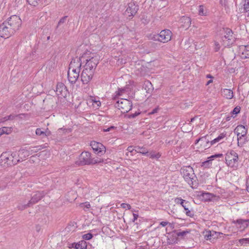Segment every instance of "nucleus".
Wrapping results in <instances>:
<instances>
[{"mask_svg":"<svg viewBox=\"0 0 249 249\" xmlns=\"http://www.w3.org/2000/svg\"><path fill=\"white\" fill-rule=\"evenodd\" d=\"M82 60H83V62H86L84 68L94 72L99 62L98 56L89 52H87L82 55Z\"/></svg>","mask_w":249,"mask_h":249,"instance_id":"nucleus-1","label":"nucleus"},{"mask_svg":"<svg viewBox=\"0 0 249 249\" xmlns=\"http://www.w3.org/2000/svg\"><path fill=\"white\" fill-rule=\"evenodd\" d=\"M225 159L226 164L229 167L233 170H236L238 168L239 158L236 151L233 150L229 151L226 155Z\"/></svg>","mask_w":249,"mask_h":249,"instance_id":"nucleus-2","label":"nucleus"},{"mask_svg":"<svg viewBox=\"0 0 249 249\" xmlns=\"http://www.w3.org/2000/svg\"><path fill=\"white\" fill-rule=\"evenodd\" d=\"M220 42L225 47L229 46L233 43L234 38L233 36V33L230 29L223 28L220 31Z\"/></svg>","mask_w":249,"mask_h":249,"instance_id":"nucleus-3","label":"nucleus"},{"mask_svg":"<svg viewBox=\"0 0 249 249\" xmlns=\"http://www.w3.org/2000/svg\"><path fill=\"white\" fill-rule=\"evenodd\" d=\"M115 107H118L122 113H125L131 109L132 103L125 98H121L115 104Z\"/></svg>","mask_w":249,"mask_h":249,"instance_id":"nucleus-4","label":"nucleus"},{"mask_svg":"<svg viewBox=\"0 0 249 249\" xmlns=\"http://www.w3.org/2000/svg\"><path fill=\"white\" fill-rule=\"evenodd\" d=\"M172 33L169 30H163L158 35H154L151 39L161 42L166 43L171 39Z\"/></svg>","mask_w":249,"mask_h":249,"instance_id":"nucleus-5","label":"nucleus"},{"mask_svg":"<svg viewBox=\"0 0 249 249\" xmlns=\"http://www.w3.org/2000/svg\"><path fill=\"white\" fill-rule=\"evenodd\" d=\"M5 21L15 33L19 30L21 25V19L16 15L11 16Z\"/></svg>","mask_w":249,"mask_h":249,"instance_id":"nucleus-6","label":"nucleus"},{"mask_svg":"<svg viewBox=\"0 0 249 249\" xmlns=\"http://www.w3.org/2000/svg\"><path fill=\"white\" fill-rule=\"evenodd\" d=\"M44 195V193L43 192H36L27 204H19L18 206V209L21 210L26 209L30 207L31 204H35L40 200Z\"/></svg>","mask_w":249,"mask_h":249,"instance_id":"nucleus-7","label":"nucleus"},{"mask_svg":"<svg viewBox=\"0 0 249 249\" xmlns=\"http://www.w3.org/2000/svg\"><path fill=\"white\" fill-rule=\"evenodd\" d=\"M181 173L183 175L184 179L189 184L193 183V180L195 178L194 170L191 166H186L181 169Z\"/></svg>","mask_w":249,"mask_h":249,"instance_id":"nucleus-8","label":"nucleus"},{"mask_svg":"<svg viewBox=\"0 0 249 249\" xmlns=\"http://www.w3.org/2000/svg\"><path fill=\"white\" fill-rule=\"evenodd\" d=\"M15 33L13 30L7 25L5 21L0 25V36L3 38H8Z\"/></svg>","mask_w":249,"mask_h":249,"instance_id":"nucleus-9","label":"nucleus"},{"mask_svg":"<svg viewBox=\"0 0 249 249\" xmlns=\"http://www.w3.org/2000/svg\"><path fill=\"white\" fill-rule=\"evenodd\" d=\"M16 156V153L10 154L9 152L3 153L0 156V159L8 164H15L19 161V160L17 158H14V157Z\"/></svg>","mask_w":249,"mask_h":249,"instance_id":"nucleus-10","label":"nucleus"},{"mask_svg":"<svg viewBox=\"0 0 249 249\" xmlns=\"http://www.w3.org/2000/svg\"><path fill=\"white\" fill-rule=\"evenodd\" d=\"M94 72L84 68L81 74V80L83 84H87L92 78Z\"/></svg>","mask_w":249,"mask_h":249,"instance_id":"nucleus-11","label":"nucleus"},{"mask_svg":"<svg viewBox=\"0 0 249 249\" xmlns=\"http://www.w3.org/2000/svg\"><path fill=\"white\" fill-rule=\"evenodd\" d=\"M80 70L72 69L69 68L68 71V78L69 81L72 84L75 83L79 77Z\"/></svg>","mask_w":249,"mask_h":249,"instance_id":"nucleus-12","label":"nucleus"},{"mask_svg":"<svg viewBox=\"0 0 249 249\" xmlns=\"http://www.w3.org/2000/svg\"><path fill=\"white\" fill-rule=\"evenodd\" d=\"M234 132L237 136V140L239 141L242 138L246 136L248 128L243 125H238L234 129Z\"/></svg>","mask_w":249,"mask_h":249,"instance_id":"nucleus-13","label":"nucleus"},{"mask_svg":"<svg viewBox=\"0 0 249 249\" xmlns=\"http://www.w3.org/2000/svg\"><path fill=\"white\" fill-rule=\"evenodd\" d=\"M91 159V154L89 152L87 151L83 152L79 157L78 164L81 165L90 164Z\"/></svg>","mask_w":249,"mask_h":249,"instance_id":"nucleus-14","label":"nucleus"},{"mask_svg":"<svg viewBox=\"0 0 249 249\" xmlns=\"http://www.w3.org/2000/svg\"><path fill=\"white\" fill-rule=\"evenodd\" d=\"M90 146L94 152L98 154L102 155L105 152V147L101 143L93 141L91 142Z\"/></svg>","mask_w":249,"mask_h":249,"instance_id":"nucleus-15","label":"nucleus"},{"mask_svg":"<svg viewBox=\"0 0 249 249\" xmlns=\"http://www.w3.org/2000/svg\"><path fill=\"white\" fill-rule=\"evenodd\" d=\"M175 202L176 204H180L183 207L187 215L191 216L193 215L189 209L190 203L188 201L183 200L180 197H177L175 199Z\"/></svg>","mask_w":249,"mask_h":249,"instance_id":"nucleus-16","label":"nucleus"},{"mask_svg":"<svg viewBox=\"0 0 249 249\" xmlns=\"http://www.w3.org/2000/svg\"><path fill=\"white\" fill-rule=\"evenodd\" d=\"M138 10V6L134 2H130L125 11V15L129 17H133L137 12Z\"/></svg>","mask_w":249,"mask_h":249,"instance_id":"nucleus-17","label":"nucleus"},{"mask_svg":"<svg viewBox=\"0 0 249 249\" xmlns=\"http://www.w3.org/2000/svg\"><path fill=\"white\" fill-rule=\"evenodd\" d=\"M43 147L42 146H37L35 147H30L29 150L22 149L18 152V155H22L24 154V156H28L29 154H32L36 153L38 151L42 149Z\"/></svg>","mask_w":249,"mask_h":249,"instance_id":"nucleus-18","label":"nucleus"},{"mask_svg":"<svg viewBox=\"0 0 249 249\" xmlns=\"http://www.w3.org/2000/svg\"><path fill=\"white\" fill-rule=\"evenodd\" d=\"M56 93L57 95L65 97L67 94L66 87L62 83H58L56 85Z\"/></svg>","mask_w":249,"mask_h":249,"instance_id":"nucleus-19","label":"nucleus"},{"mask_svg":"<svg viewBox=\"0 0 249 249\" xmlns=\"http://www.w3.org/2000/svg\"><path fill=\"white\" fill-rule=\"evenodd\" d=\"M83 61V60H82V56L78 57H75L72 59L69 68H71L72 69H76L77 70L80 71V68L81 67V63Z\"/></svg>","mask_w":249,"mask_h":249,"instance_id":"nucleus-20","label":"nucleus"},{"mask_svg":"<svg viewBox=\"0 0 249 249\" xmlns=\"http://www.w3.org/2000/svg\"><path fill=\"white\" fill-rule=\"evenodd\" d=\"M239 53L241 58H249V45H241L239 47Z\"/></svg>","mask_w":249,"mask_h":249,"instance_id":"nucleus-21","label":"nucleus"},{"mask_svg":"<svg viewBox=\"0 0 249 249\" xmlns=\"http://www.w3.org/2000/svg\"><path fill=\"white\" fill-rule=\"evenodd\" d=\"M200 142V145L202 148L206 149L209 148L211 145V141L210 142L209 140L206 137H203L198 140H196L195 144H196L198 142Z\"/></svg>","mask_w":249,"mask_h":249,"instance_id":"nucleus-22","label":"nucleus"},{"mask_svg":"<svg viewBox=\"0 0 249 249\" xmlns=\"http://www.w3.org/2000/svg\"><path fill=\"white\" fill-rule=\"evenodd\" d=\"M201 196L202 200L205 201H215L219 198V196L210 193H203Z\"/></svg>","mask_w":249,"mask_h":249,"instance_id":"nucleus-23","label":"nucleus"},{"mask_svg":"<svg viewBox=\"0 0 249 249\" xmlns=\"http://www.w3.org/2000/svg\"><path fill=\"white\" fill-rule=\"evenodd\" d=\"M233 223L236 224L237 227L239 229L240 231H243L249 225V219H237L236 221H233Z\"/></svg>","mask_w":249,"mask_h":249,"instance_id":"nucleus-24","label":"nucleus"},{"mask_svg":"<svg viewBox=\"0 0 249 249\" xmlns=\"http://www.w3.org/2000/svg\"><path fill=\"white\" fill-rule=\"evenodd\" d=\"M180 23L181 24L180 26L182 28L187 29L190 27L191 20L190 18L184 16L180 19Z\"/></svg>","mask_w":249,"mask_h":249,"instance_id":"nucleus-25","label":"nucleus"},{"mask_svg":"<svg viewBox=\"0 0 249 249\" xmlns=\"http://www.w3.org/2000/svg\"><path fill=\"white\" fill-rule=\"evenodd\" d=\"M219 234V232H216L214 231H206L204 236L206 240H211L217 238Z\"/></svg>","mask_w":249,"mask_h":249,"instance_id":"nucleus-26","label":"nucleus"},{"mask_svg":"<svg viewBox=\"0 0 249 249\" xmlns=\"http://www.w3.org/2000/svg\"><path fill=\"white\" fill-rule=\"evenodd\" d=\"M223 156V155L222 154H215L214 155H213L209 158L210 159L209 160H206L205 161H204L202 163V166L205 167H208L210 166V162L214 158H220Z\"/></svg>","mask_w":249,"mask_h":249,"instance_id":"nucleus-27","label":"nucleus"},{"mask_svg":"<svg viewBox=\"0 0 249 249\" xmlns=\"http://www.w3.org/2000/svg\"><path fill=\"white\" fill-rule=\"evenodd\" d=\"M73 249H86L87 243L84 241H81L77 243H74L72 244Z\"/></svg>","mask_w":249,"mask_h":249,"instance_id":"nucleus-28","label":"nucleus"},{"mask_svg":"<svg viewBox=\"0 0 249 249\" xmlns=\"http://www.w3.org/2000/svg\"><path fill=\"white\" fill-rule=\"evenodd\" d=\"M36 133L37 135L41 136L42 138H44L50 135L51 132L50 131H43L41 128H37Z\"/></svg>","mask_w":249,"mask_h":249,"instance_id":"nucleus-29","label":"nucleus"},{"mask_svg":"<svg viewBox=\"0 0 249 249\" xmlns=\"http://www.w3.org/2000/svg\"><path fill=\"white\" fill-rule=\"evenodd\" d=\"M222 94L227 99H232L233 97V91L230 89H224L222 91Z\"/></svg>","mask_w":249,"mask_h":249,"instance_id":"nucleus-30","label":"nucleus"},{"mask_svg":"<svg viewBox=\"0 0 249 249\" xmlns=\"http://www.w3.org/2000/svg\"><path fill=\"white\" fill-rule=\"evenodd\" d=\"M128 88H120L118 90L115 92V98H118L119 96H123L124 94L128 91Z\"/></svg>","mask_w":249,"mask_h":249,"instance_id":"nucleus-31","label":"nucleus"},{"mask_svg":"<svg viewBox=\"0 0 249 249\" xmlns=\"http://www.w3.org/2000/svg\"><path fill=\"white\" fill-rule=\"evenodd\" d=\"M13 128L11 127H2L0 128V136L3 134H9L12 131Z\"/></svg>","mask_w":249,"mask_h":249,"instance_id":"nucleus-32","label":"nucleus"},{"mask_svg":"<svg viewBox=\"0 0 249 249\" xmlns=\"http://www.w3.org/2000/svg\"><path fill=\"white\" fill-rule=\"evenodd\" d=\"M225 137L226 134L224 133L220 134L217 138L211 141V145H214L216 143L220 142Z\"/></svg>","mask_w":249,"mask_h":249,"instance_id":"nucleus-33","label":"nucleus"},{"mask_svg":"<svg viewBox=\"0 0 249 249\" xmlns=\"http://www.w3.org/2000/svg\"><path fill=\"white\" fill-rule=\"evenodd\" d=\"M135 152L146 156L148 153V151L145 147L140 146H137L136 147Z\"/></svg>","mask_w":249,"mask_h":249,"instance_id":"nucleus-34","label":"nucleus"},{"mask_svg":"<svg viewBox=\"0 0 249 249\" xmlns=\"http://www.w3.org/2000/svg\"><path fill=\"white\" fill-rule=\"evenodd\" d=\"M143 88H144L145 90H146V92L148 93H150L153 89L152 84L148 81H146L144 83Z\"/></svg>","mask_w":249,"mask_h":249,"instance_id":"nucleus-35","label":"nucleus"},{"mask_svg":"<svg viewBox=\"0 0 249 249\" xmlns=\"http://www.w3.org/2000/svg\"><path fill=\"white\" fill-rule=\"evenodd\" d=\"M198 14L200 16H207L208 11L203 5H200L198 9Z\"/></svg>","mask_w":249,"mask_h":249,"instance_id":"nucleus-36","label":"nucleus"},{"mask_svg":"<svg viewBox=\"0 0 249 249\" xmlns=\"http://www.w3.org/2000/svg\"><path fill=\"white\" fill-rule=\"evenodd\" d=\"M17 117L16 115L14 114H11L9 116H5L2 118H1L0 120V123L4 122L8 120H13Z\"/></svg>","mask_w":249,"mask_h":249,"instance_id":"nucleus-37","label":"nucleus"},{"mask_svg":"<svg viewBox=\"0 0 249 249\" xmlns=\"http://www.w3.org/2000/svg\"><path fill=\"white\" fill-rule=\"evenodd\" d=\"M147 156L149 157L151 159H158L160 157V154L159 153H155L154 152H148V153L147 154Z\"/></svg>","mask_w":249,"mask_h":249,"instance_id":"nucleus-38","label":"nucleus"},{"mask_svg":"<svg viewBox=\"0 0 249 249\" xmlns=\"http://www.w3.org/2000/svg\"><path fill=\"white\" fill-rule=\"evenodd\" d=\"M80 207L82 208L85 211L89 210L90 207V205L89 202H86L84 203H81L79 205Z\"/></svg>","mask_w":249,"mask_h":249,"instance_id":"nucleus-39","label":"nucleus"},{"mask_svg":"<svg viewBox=\"0 0 249 249\" xmlns=\"http://www.w3.org/2000/svg\"><path fill=\"white\" fill-rule=\"evenodd\" d=\"M27 1L30 5L36 6L41 2V0H27Z\"/></svg>","mask_w":249,"mask_h":249,"instance_id":"nucleus-40","label":"nucleus"},{"mask_svg":"<svg viewBox=\"0 0 249 249\" xmlns=\"http://www.w3.org/2000/svg\"><path fill=\"white\" fill-rule=\"evenodd\" d=\"M103 162V160H102L101 159H100L98 158H92V159L91 158L90 162V164H94L96 163H101Z\"/></svg>","mask_w":249,"mask_h":249,"instance_id":"nucleus-41","label":"nucleus"},{"mask_svg":"<svg viewBox=\"0 0 249 249\" xmlns=\"http://www.w3.org/2000/svg\"><path fill=\"white\" fill-rule=\"evenodd\" d=\"M239 243L242 245L249 244V238H245L239 240Z\"/></svg>","mask_w":249,"mask_h":249,"instance_id":"nucleus-42","label":"nucleus"},{"mask_svg":"<svg viewBox=\"0 0 249 249\" xmlns=\"http://www.w3.org/2000/svg\"><path fill=\"white\" fill-rule=\"evenodd\" d=\"M90 100L93 104H95L96 105L97 107H99L101 106V102L99 101L96 100L94 97H91Z\"/></svg>","mask_w":249,"mask_h":249,"instance_id":"nucleus-43","label":"nucleus"},{"mask_svg":"<svg viewBox=\"0 0 249 249\" xmlns=\"http://www.w3.org/2000/svg\"><path fill=\"white\" fill-rule=\"evenodd\" d=\"M67 18V16H65V17H62L59 21L57 27H58L59 26L61 25L62 24L64 23L66 21Z\"/></svg>","mask_w":249,"mask_h":249,"instance_id":"nucleus-44","label":"nucleus"},{"mask_svg":"<svg viewBox=\"0 0 249 249\" xmlns=\"http://www.w3.org/2000/svg\"><path fill=\"white\" fill-rule=\"evenodd\" d=\"M189 232L187 231H179V232H178L177 233V235H178V237H180V236H184L186 235L187 233H188Z\"/></svg>","mask_w":249,"mask_h":249,"instance_id":"nucleus-45","label":"nucleus"},{"mask_svg":"<svg viewBox=\"0 0 249 249\" xmlns=\"http://www.w3.org/2000/svg\"><path fill=\"white\" fill-rule=\"evenodd\" d=\"M92 237V235L90 233H88L83 235V239L85 240H89L91 239Z\"/></svg>","mask_w":249,"mask_h":249,"instance_id":"nucleus-46","label":"nucleus"},{"mask_svg":"<svg viewBox=\"0 0 249 249\" xmlns=\"http://www.w3.org/2000/svg\"><path fill=\"white\" fill-rule=\"evenodd\" d=\"M240 108L238 107H235L233 109V110L232 111V112H231V114H235V115L238 114L240 112Z\"/></svg>","mask_w":249,"mask_h":249,"instance_id":"nucleus-47","label":"nucleus"},{"mask_svg":"<svg viewBox=\"0 0 249 249\" xmlns=\"http://www.w3.org/2000/svg\"><path fill=\"white\" fill-rule=\"evenodd\" d=\"M140 114V112H136L135 113H133V114L128 115V118H130V119L134 118L136 117V116H137Z\"/></svg>","mask_w":249,"mask_h":249,"instance_id":"nucleus-48","label":"nucleus"},{"mask_svg":"<svg viewBox=\"0 0 249 249\" xmlns=\"http://www.w3.org/2000/svg\"><path fill=\"white\" fill-rule=\"evenodd\" d=\"M121 206L123 208H127L128 210H130L131 209V206L129 205V204H126V203H122L121 204Z\"/></svg>","mask_w":249,"mask_h":249,"instance_id":"nucleus-49","label":"nucleus"},{"mask_svg":"<svg viewBox=\"0 0 249 249\" xmlns=\"http://www.w3.org/2000/svg\"><path fill=\"white\" fill-rule=\"evenodd\" d=\"M214 45H215V48H214L215 51L216 52H217L219 50V49L220 48V45L219 44V43L217 41H215Z\"/></svg>","mask_w":249,"mask_h":249,"instance_id":"nucleus-50","label":"nucleus"},{"mask_svg":"<svg viewBox=\"0 0 249 249\" xmlns=\"http://www.w3.org/2000/svg\"><path fill=\"white\" fill-rule=\"evenodd\" d=\"M135 149H134L132 146H130L127 148V150L130 153L133 152L134 151H135Z\"/></svg>","mask_w":249,"mask_h":249,"instance_id":"nucleus-51","label":"nucleus"},{"mask_svg":"<svg viewBox=\"0 0 249 249\" xmlns=\"http://www.w3.org/2000/svg\"><path fill=\"white\" fill-rule=\"evenodd\" d=\"M114 128V126H110L107 129L106 128H104L103 129V131L104 132H108V131H109L110 130H112V129H113Z\"/></svg>","mask_w":249,"mask_h":249,"instance_id":"nucleus-52","label":"nucleus"},{"mask_svg":"<svg viewBox=\"0 0 249 249\" xmlns=\"http://www.w3.org/2000/svg\"><path fill=\"white\" fill-rule=\"evenodd\" d=\"M158 109H159V108L157 107V108L154 109L150 113H149V114H153L155 113H157L158 112Z\"/></svg>","mask_w":249,"mask_h":249,"instance_id":"nucleus-53","label":"nucleus"},{"mask_svg":"<svg viewBox=\"0 0 249 249\" xmlns=\"http://www.w3.org/2000/svg\"><path fill=\"white\" fill-rule=\"evenodd\" d=\"M247 190L249 192V179H248L246 181Z\"/></svg>","mask_w":249,"mask_h":249,"instance_id":"nucleus-54","label":"nucleus"},{"mask_svg":"<svg viewBox=\"0 0 249 249\" xmlns=\"http://www.w3.org/2000/svg\"><path fill=\"white\" fill-rule=\"evenodd\" d=\"M168 224V223L167 222H164V221H162L160 223V225L163 227L166 226Z\"/></svg>","mask_w":249,"mask_h":249,"instance_id":"nucleus-55","label":"nucleus"},{"mask_svg":"<svg viewBox=\"0 0 249 249\" xmlns=\"http://www.w3.org/2000/svg\"><path fill=\"white\" fill-rule=\"evenodd\" d=\"M133 217H134V218H133V221L134 222L137 219V218L138 217V215L137 214H135V213H133Z\"/></svg>","mask_w":249,"mask_h":249,"instance_id":"nucleus-56","label":"nucleus"},{"mask_svg":"<svg viewBox=\"0 0 249 249\" xmlns=\"http://www.w3.org/2000/svg\"><path fill=\"white\" fill-rule=\"evenodd\" d=\"M213 82V80H209L207 83H206V85H209L210 84L212 83Z\"/></svg>","mask_w":249,"mask_h":249,"instance_id":"nucleus-57","label":"nucleus"},{"mask_svg":"<svg viewBox=\"0 0 249 249\" xmlns=\"http://www.w3.org/2000/svg\"><path fill=\"white\" fill-rule=\"evenodd\" d=\"M231 116H228V117H227L226 118V121H229V120H230V119H231Z\"/></svg>","mask_w":249,"mask_h":249,"instance_id":"nucleus-58","label":"nucleus"},{"mask_svg":"<svg viewBox=\"0 0 249 249\" xmlns=\"http://www.w3.org/2000/svg\"><path fill=\"white\" fill-rule=\"evenodd\" d=\"M206 77L207 78H212V76L210 74L207 75Z\"/></svg>","mask_w":249,"mask_h":249,"instance_id":"nucleus-59","label":"nucleus"},{"mask_svg":"<svg viewBox=\"0 0 249 249\" xmlns=\"http://www.w3.org/2000/svg\"><path fill=\"white\" fill-rule=\"evenodd\" d=\"M195 120V118H193L191 119V122H192L194 121V120Z\"/></svg>","mask_w":249,"mask_h":249,"instance_id":"nucleus-60","label":"nucleus"},{"mask_svg":"<svg viewBox=\"0 0 249 249\" xmlns=\"http://www.w3.org/2000/svg\"><path fill=\"white\" fill-rule=\"evenodd\" d=\"M248 5H249V2L248 3Z\"/></svg>","mask_w":249,"mask_h":249,"instance_id":"nucleus-61","label":"nucleus"}]
</instances>
